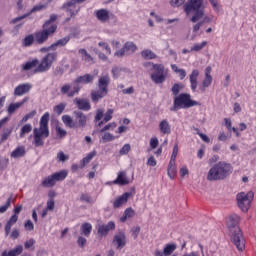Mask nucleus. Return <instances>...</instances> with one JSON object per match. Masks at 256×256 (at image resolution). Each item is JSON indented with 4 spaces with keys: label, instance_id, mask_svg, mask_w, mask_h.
<instances>
[{
    "label": "nucleus",
    "instance_id": "1",
    "mask_svg": "<svg viewBox=\"0 0 256 256\" xmlns=\"http://www.w3.org/2000/svg\"><path fill=\"white\" fill-rule=\"evenodd\" d=\"M240 221V215L232 214L228 217L226 225L230 231L231 241L238 251H243L245 249V237H243V232H241V228H239Z\"/></svg>",
    "mask_w": 256,
    "mask_h": 256
},
{
    "label": "nucleus",
    "instance_id": "2",
    "mask_svg": "<svg viewBox=\"0 0 256 256\" xmlns=\"http://www.w3.org/2000/svg\"><path fill=\"white\" fill-rule=\"evenodd\" d=\"M95 81V75L92 74H84L83 76H78L74 80V85L71 90V84H64L60 88L61 95H66L69 98L75 97V95H79V91H81V86L79 85H89V83H93Z\"/></svg>",
    "mask_w": 256,
    "mask_h": 256
},
{
    "label": "nucleus",
    "instance_id": "3",
    "mask_svg": "<svg viewBox=\"0 0 256 256\" xmlns=\"http://www.w3.org/2000/svg\"><path fill=\"white\" fill-rule=\"evenodd\" d=\"M49 112H45L39 121V127L33 129L34 147H43L45 145L44 139L49 137Z\"/></svg>",
    "mask_w": 256,
    "mask_h": 256
},
{
    "label": "nucleus",
    "instance_id": "4",
    "mask_svg": "<svg viewBox=\"0 0 256 256\" xmlns=\"http://www.w3.org/2000/svg\"><path fill=\"white\" fill-rule=\"evenodd\" d=\"M233 173V166L225 161H220L213 165L207 174L208 181H223Z\"/></svg>",
    "mask_w": 256,
    "mask_h": 256
},
{
    "label": "nucleus",
    "instance_id": "5",
    "mask_svg": "<svg viewBox=\"0 0 256 256\" xmlns=\"http://www.w3.org/2000/svg\"><path fill=\"white\" fill-rule=\"evenodd\" d=\"M186 15H191L193 13L190 21L192 23H197L199 19H203L205 15V7L203 6V0H188L183 6Z\"/></svg>",
    "mask_w": 256,
    "mask_h": 256
},
{
    "label": "nucleus",
    "instance_id": "6",
    "mask_svg": "<svg viewBox=\"0 0 256 256\" xmlns=\"http://www.w3.org/2000/svg\"><path fill=\"white\" fill-rule=\"evenodd\" d=\"M201 105L197 100L191 99V94L180 93L178 96L174 97L173 106L170 111H179L181 109H191V107H197Z\"/></svg>",
    "mask_w": 256,
    "mask_h": 256
},
{
    "label": "nucleus",
    "instance_id": "7",
    "mask_svg": "<svg viewBox=\"0 0 256 256\" xmlns=\"http://www.w3.org/2000/svg\"><path fill=\"white\" fill-rule=\"evenodd\" d=\"M57 61V52H49L42 57L38 66L34 69V73H47L53 64Z\"/></svg>",
    "mask_w": 256,
    "mask_h": 256
},
{
    "label": "nucleus",
    "instance_id": "8",
    "mask_svg": "<svg viewBox=\"0 0 256 256\" xmlns=\"http://www.w3.org/2000/svg\"><path fill=\"white\" fill-rule=\"evenodd\" d=\"M57 61V52H49L42 57L38 66L34 69V73H47L53 64Z\"/></svg>",
    "mask_w": 256,
    "mask_h": 256
},
{
    "label": "nucleus",
    "instance_id": "9",
    "mask_svg": "<svg viewBox=\"0 0 256 256\" xmlns=\"http://www.w3.org/2000/svg\"><path fill=\"white\" fill-rule=\"evenodd\" d=\"M55 33H57V26H51L50 28L42 26L41 30L34 32L36 45H45L49 41V37H53Z\"/></svg>",
    "mask_w": 256,
    "mask_h": 256
},
{
    "label": "nucleus",
    "instance_id": "10",
    "mask_svg": "<svg viewBox=\"0 0 256 256\" xmlns=\"http://www.w3.org/2000/svg\"><path fill=\"white\" fill-rule=\"evenodd\" d=\"M255 195L253 194V192H240L237 194L236 199H237V204L239 209H241V211H243V213H247V211H249L250 207H251V203L253 202V197Z\"/></svg>",
    "mask_w": 256,
    "mask_h": 256
},
{
    "label": "nucleus",
    "instance_id": "11",
    "mask_svg": "<svg viewBox=\"0 0 256 256\" xmlns=\"http://www.w3.org/2000/svg\"><path fill=\"white\" fill-rule=\"evenodd\" d=\"M148 65H152L154 72L151 74V80L156 83V85H159L161 83H165V66L163 64H153L148 63Z\"/></svg>",
    "mask_w": 256,
    "mask_h": 256
},
{
    "label": "nucleus",
    "instance_id": "12",
    "mask_svg": "<svg viewBox=\"0 0 256 256\" xmlns=\"http://www.w3.org/2000/svg\"><path fill=\"white\" fill-rule=\"evenodd\" d=\"M87 0H70L65 2L61 9L66 13H69L70 17H75L79 14V8H77V3H85Z\"/></svg>",
    "mask_w": 256,
    "mask_h": 256
},
{
    "label": "nucleus",
    "instance_id": "13",
    "mask_svg": "<svg viewBox=\"0 0 256 256\" xmlns=\"http://www.w3.org/2000/svg\"><path fill=\"white\" fill-rule=\"evenodd\" d=\"M47 8V4H38L33 6V8L26 14H23L22 16L16 17L10 21V25H15L19 23V21H23V19H27L30 15H33V13H37L39 11H43Z\"/></svg>",
    "mask_w": 256,
    "mask_h": 256
},
{
    "label": "nucleus",
    "instance_id": "14",
    "mask_svg": "<svg viewBox=\"0 0 256 256\" xmlns=\"http://www.w3.org/2000/svg\"><path fill=\"white\" fill-rule=\"evenodd\" d=\"M112 243L118 251H121L127 245V235H125V232H117L113 237Z\"/></svg>",
    "mask_w": 256,
    "mask_h": 256
},
{
    "label": "nucleus",
    "instance_id": "15",
    "mask_svg": "<svg viewBox=\"0 0 256 256\" xmlns=\"http://www.w3.org/2000/svg\"><path fill=\"white\" fill-rule=\"evenodd\" d=\"M74 122L76 125V129H83V127H87V115L81 111H74Z\"/></svg>",
    "mask_w": 256,
    "mask_h": 256
},
{
    "label": "nucleus",
    "instance_id": "16",
    "mask_svg": "<svg viewBox=\"0 0 256 256\" xmlns=\"http://www.w3.org/2000/svg\"><path fill=\"white\" fill-rule=\"evenodd\" d=\"M31 89H33V85H31L29 83L19 84L14 89V96L22 97V95H26V93H29V91H31Z\"/></svg>",
    "mask_w": 256,
    "mask_h": 256
},
{
    "label": "nucleus",
    "instance_id": "17",
    "mask_svg": "<svg viewBox=\"0 0 256 256\" xmlns=\"http://www.w3.org/2000/svg\"><path fill=\"white\" fill-rule=\"evenodd\" d=\"M109 231H115V222L110 221L107 224L100 225L98 227V235L100 237H107Z\"/></svg>",
    "mask_w": 256,
    "mask_h": 256
},
{
    "label": "nucleus",
    "instance_id": "18",
    "mask_svg": "<svg viewBox=\"0 0 256 256\" xmlns=\"http://www.w3.org/2000/svg\"><path fill=\"white\" fill-rule=\"evenodd\" d=\"M73 103L80 111H91V103L85 98H75Z\"/></svg>",
    "mask_w": 256,
    "mask_h": 256
},
{
    "label": "nucleus",
    "instance_id": "19",
    "mask_svg": "<svg viewBox=\"0 0 256 256\" xmlns=\"http://www.w3.org/2000/svg\"><path fill=\"white\" fill-rule=\"evenodd\" d=\"M129 197H131V193L125 192L121 196L117 197L113 201V208L114 209H119V207H123L127 201H129Z\"/></svg>",
    "mask_w": 256,
    "mask_h": 256
},
{
    "label": "nucleus",
    "instance_id": "20",
    "mask_svg": "<svg viewBox=\"0 0 256 256\" xmlns=\"http://www.w3.org/2000/svg\"><path fill=\"white\" fill-rule=\"evenodd\" d=\"M197 79H199V70L194 69L189 75L190 89L192 93H195L197 91V85H198Z\"/></svg>",
    "mask_w": 256,
    "mask_h": 256
},
{
    "label": "nucleus",
    "instance_id": "21",
    "mask_svg": "<svg viewBox=\"0 0 256 256\" xmlns=\"http://www.w3.org/2000/svg\"><path fill=\"white\" fill-rule=\"evenodd\" d=\"M95 17L98 21H100V23H107V21H109V19H110L109 10H107L105 8L96 10Z\"/></svg>",
    "mask_w": 256,
    "mask_h": 256
},
{
    "label": "nucleus",
    "instance_id": "22",
    "mask_svg": "<svg viewBox=\"0 0 256 256\" xmlns=\"http://www.w3.org/2000/svg\"><path fill=\"white\" fill-rule=\"evenodd\" d=\"M111 83V78L109 74H105L98 79V89L109 92V84Z\"/></svg>",
    "mask_w": 256,
    "mask_h": 256
},
{
    "label": "nucleus",
    "instance_id": "23",
    "mask_svg": "<svg viewBox=\"0 0 256 256\" xmlns=\"http://www.w3.org/2000/svg\"><path fill=\"white\" fill-rule=\"evenodd\" d=\"M113 185H129V178H127V173L125 171H120L117 175V178L112 182Z\"/></svg>",
    "mask_w": 256,
    "mask_h": 256
},
{
    "label": "nucleus",
    "instance_id": "24",
    "mask_svg": "<svg viewBox=\"0 0 256 256\" xmlns=\"http://www.w3.org/2000/svg\"><path fill=\"white\" fill-rule=\"evenodd\" d=\"M107 92L106 90H94L91 92V99L93 101V103H99L100 99H103V97H107Z\"/></svg>",
    "mask_w": 256,
    "mask_h": 256
},
{
    "label": "nucleus",
    "instance_id": "25",
    "mask_svg": "<svg viewBox=\"0 0 256 256\" xmlns=\"http://www.w3.org/2000/svg\"><path fill=\"white\" fill-rule=\"evenodd\" d=\"M27 101H29L28 97H25L22 101L17 102V103H11L8 106L7 112L9 113V115H13L14 111H17V109H20V107H23V105H25V103H27Z\"/></svg>",
    "mask_w": 256,
    "mask_h": 256
},
{
    "label": "nucleus",
    "instance_id": "26",
    "mask_svg": "<svg viewBox=\"0 0 256 256\" xmlns=\"http://www.w3.org/2000/svg\"><path fill=\"white\" fill-rule=\"evenodd\" d=\"M212 83H213V77L205 76L201 85H199L198 87L199 93H205V91L209 89V86L212 85Z\"/></svg>",
    "mask_w": 256,
    "mask_h": 256
},
{
    "label": "nucleus",
    "instance_id": "27",
    "mask_svg": "<svg viewBox=\"0 0 256 256\" xmlns=\"http://www.w3.org/2000/svg\"><path fill=\"white\" fill-rule=\"evenodd\" d=\"M26 154L27 150H25V146H18L11 152L10 157L13 159H19L21 157H25Z\"/></svg>",
    "mask_w": 256,
    "mask_h": 256
},
{
    "label": "nucleus",
    "instance_id": "28",
    "mask_svg": "<svg viewBox=\"0 0 256 256\" xmlns=\"http://www.w3.org/2000/svg\"><path fill=\"white\" fill-rule=\"evenodd\" d=\"M17 221H19V216H17V215H12L10 217V219L7 221V223L5 225L6 237L11 233V228L13 227V225H15V223H17Z\"/></svg>",
    "mask_w": 256,
    "mask_h": 256
},
{
    "label": "nucleus",
    "instance_id": "29",
    "mask_svg": "<svg viewBox=\"0 0 256 256\" xmlns=\"http://www.w3.org/2000/svg\"><path fill=\"white\" fill-rule=\"evenodd\" d=\"M159 129L160 133H163V135H169L171 133V124H169L167 119H163L159 123Z\"/></svg>",
    "mask_w": 256,
    "mask_h": 256
},
{
    "label": "nucleus",
    "instance_id": "30",
    "mask_svg": "<svg viewBox=\"0 0 256 256\" xmlns=\"http://www.w3.org/2000/svg\"><path fill=\"white\" fill-rule=\"evenodd\" d=\"M69 41H71V36H65L64 38H61L59 40H57L56 42L51 44V48L53 51H55L57 49V47H65V45H67V43H69Z\"/></svg>",
    "mask_w": 256,
    "mask_h": 256
},
{
    "label": "nucleus",
    "instance_id": "31",
    "mask_svg": "<svg viewBox=\"0 0 256 256\" xmlns=\"http://www.w3.org/2000/svg\"><path fill=\"white\" fill-rule=\"evenodd\" d=\"M21 253H23V246L18 245L10 251L4 250L1 256H19Z\"/></svg>",
    "mask_w": 256,
    "mask_h": 256
},
{
    "label": "nucleus",
    "instance_id": "32",
    "mask_svg": "<svg viewBox=\"0 0 256 256\" xmlns=\"http://www.w3.org/2000/svg\"><path fill=\"white\" fill-rule=\"evenodd\" d=\"M62 122L64 123L65 127H68L69 129H76L75 120H73V117L70 115H63Z\"/></svg>",
    "mask_w": 256,
    "mask_h": 256
},
{
    "label": "nucleus",
    "instance_id": "33",
    "mask_svg": "<svg viewBox=\"0 0 256 256\" xmlns=\"http://www.w3.org/2000/svg\"><path fill=\"white\" fill-rule=\"evenodd\" d=\"M55 185H57V183L55 182L53 175L45 177L41 182V186L45 188L55 187Z\"/></svg>",
    "mask_w": 256,
    "mask_h": 256
},
{
    "label": "nucleus",
    "instance_id": "34",
    "mask_svg": "<svg viewBox=\"0 0 256 256\" xmlns=\"http://www.w3.org/2000/svg\"><path fill=\"white\" fill-rule=\"evenodd\" d=\"M97 155V151L93 150L92 152L88 153L86 157H84L80 162V169H83L86 165H89L91 161L93 160V157Z\"/></svg>",
    "mask_w": 256,
    "mask_h": 256
},
{
    "label": "nucleus",
    "instance_id": "35",
    "mask_svg": "<svg viewBox=\"0 0 256 256\" xmlns=\"http://www.w3.org/2000/svg\"><path fill=\"white\" fill-rule=\"evenodd\" d=\"M67 175H69V172L67 170H62V171L53 173L52 177L55 183H57V181H65V179H67Z\"/></svg>",
    "mask_w": 256,
    "mask_h": 256
},
{
    "label": "nucleus",
    "instance_id": "36",
    "mask_svg": "<svg viewBox=\"0 0 256 256\" xmlns=\"http://www.w3.org/2000/svg\"><path fill=\"white\" fill-rule=\"evenodd\" d=\"M59 19V16L57 14H51L48 20H45V22L42 24V27L51 28L53 26L57 27V24H54L55 21Z\"/></svg>",
    "mask_w": 256,
    "mask_h": 256
},
{
    "label": "nucleus",
    "instance_id": "37",
    "mask_svg": "<svg viewBox=\"0 0 256 256\" xmlns=\"http://www.w3.org/2000/svg\"><path fill=\"white\" fill-rule=\"evenodd\" d=\"M91 231H93V225H91V223L85 222L81 225V233L84 237H89Z\"/></svg>",
    "mask_w": 256,
    "mask_h": 256
},
{
    "label": "nucleus",
    "instance_id": "38",
    "mask_svg": "<svg viewBox=\"0 0 256 256\" xmlns=\"http://www.w3.org/2000/svg\"><path fill=\"white\" fill-rule=\"evenodd\" d=\"M132 217H135V210L133 208L129 207L124 211L123 216L120 218L121 223H125L127 219H131Z\"/></svg>",
    "mask_w": 256,
    "mask_h": 256
},
{
    "label": "nucleus",
    "instance_id": "39",
    "mask_svg": "<svg viewBox=\"0 0 256 256\" xmlns=\"http://www.w3.org/2000/svg\"><path fill=\"white\" fill-rule=\"evenodd\" d=\"M35 43V35L29 34L24 37L22 40V47H31Z\"/></svg>",
    "mask_w": 256,
    "mask_h": 256
},
{
    "label": "nucleus",
    "instance_id": "40",
    "mask_svg": "<svg viewBox=\"0 0 256 256\" xmlns=\"http://www.w3.org/2000/svg\"><path fill=\"white\" fill-rule=\"evenodd\" d=\"M123 47L126 51V55H131L132 53H135V51H137V45H135V43L133 42H126Z\"/></svg>",
    "mask_w": 256,
    "mask_h": 256
},
{
    "label": "nucleus",
    "instance_id": "41",
    "mask_svg": "<svg viewBox=\"0 0 256 256\" xmlns=\"http://www.w3.org/2000/svg\"><path fill=\"white\" fill-rule=\"evenodd\" d=\"M167 175L170 179H175L177 177V166L176 164H168Z\"/></svg>",
    "mask_w": 256,
    "mask_h": 256
},
{
    "label": "nucleus",
    "instance_id": "42",
    "mask_svg": "<svg viewBox=\"0 0 256 256\" xmlns=\"http://www.w3.org/2000/svg\"><path fill=\"white\" fill-rule=\"evenodd\" d=\"M37 65H39V60L38 59H33L32 61L26 62L22 66V69H23V71H31V69H34V67H37Z\"/></svg>",
    "mask_w": 256,
    "mask_h": 256
},
{
    "label": "nucleus",
    "instance_id": "43",
    "mask_svg": "<svg viewBox=\"0 0 256 256\" xmlns=\"http://www.w3.org/2000/svg\"><path fill=\"white\" fill-rule=\"evenodd\" d=\"M176 249H177V244H175V243L166 244L164 249H163L164 250V256L171 255Z\"/></svg>",
    "mask_w": 256,
    "mask_h": 256
},
{
    "label": "nucleus",
    "instance_id": "44",
    "mask_svg": "<svg viewBox=\"0 0 256 256\" xmlns=\"http://www.w3.org/2000/svg\"><path fill=\"white\" fill-rule=\"evenodd\" d=\"M141 57H143V59H157V54L152 50L145 49L141 52Z\"/></svg>",
    "mask_w": 256,
    "mask_h": 256
},
{
    "label": "nucleus",
    "instance_id": "45",
    "mask_svg": "<svg viewBox=\"0 0 256 256\" xmlns=\"http://www.w3.org/2000/svg\"><path fill=\"white\" fill-rule=\"evenodd\" d=\"M11 133H13V130L11 128H4L3 132L1 134L0 144L5 143L7 139L11 136Z\"/></svg>",
    "mask_w": 256,
    "mask_h": 256
},
{
    "label": "nucleus",
    "instance_id": "46",
    "mask_svg": "<svg viewBox=\"0 0 256 256\" xmlns=\"http://www.w3.org/2000/svg\"><path fill=\"white\" fill-rule=\"evenodd\" d=\"M113 113H114L113 109H108L104 115L103 120L99 123V125H103V123H109V121L113 119Z\"/></svg>",
    "mask_w": 256,
    "mask_h": 256
},
{
    "label": "nucleus",
    "instance_id": "47",
    "mask_svg": "<svg viewBox=\"0 0 256 256\" xmlns=\"http://www.w3.org/2000/svg\"><path fill=\"white\" fill-rule=\"evenodd\" d=\"M79 54L82 55V59L83 61H86V63H91V61H93V56H91V54H88L87 50L82 48L79 50Z\"/></svg>",
    "mask_w": 256,
    "mask_h": 256
},
{
    "label": "nucleus",
    "instance_id": "48",
    "mask_svg": "<svg viewBox=\"0 0 256 256\" xmlns=\"http://www.w3.org/2000/svg\"><path fill=\"white\" fill-rule=\"evenodd\" d=\"M31 131H33V126L31 124H25L20 130V137H25Z\"/></svg>",
    "mask_w": 256,
    "mask_h": 256
},
{
    "label": "nucleus",
    "instance_id": "49",
    "mask_svg": "<svg viewBox=\"0 0 256 256\" xmlns=\"http://www.w3.org/2000/svg\"><path fill=\"white\" fill-rule=\"evenodd\" d=\"M204 47H207V41H203L202 43L194 44L193 47H191L190 51H194L198 53V51H202Z\"/></svg>",
    "mask_w": 256,
    "mask_h": 256
},
{
    "label": "nucleus",
    "instance_id": "50",
    "mask_svg": "<svg viewBox=\"0 0 256 256\" xmlns=\"http://www.w3.org/2000/svg\"><path fill=\"white\" fill-rule=\"evenodd\" d=\"M66 107H67V104L60 103V104L54 106L53 111H54V113H57V115H61L63 113V111H65Z\"/></svg>",
    "mask_w": 256,
    "mask_h": 256
},
{
    "label": "nucleus",
    "instance_id": "51",
    "mask_svg": "<svg viewBox=\"0 0 256 256\" xmlns=\"http://www.w3.org/2000/svg\"><path fill=\"white\" fill-rule=\"evenodd\" d=\"M80 201H82L83 203H93V198H91V195H89L88 193H82L80 195Z\"/></svg>",
    "mask_w": 256,
    "mask_h": 256
},
{
    "label": "nucleus",
    "instance_id": "52",
    "mask_svg": "<svg viewBox=\"0 0 256 256\" xmlns=\"http://www.w3.org/2000/svg\"><path fill=\"white\" fill-rule=\"evenodd\" d=\"M56 135L59 139H63V137H67V130L61 128L60 126L56 127Z\"/></svg>",
    "mask_w": 256,
    "mask_h": 256
},
{
    "label": "nucleus",
    "instance_id": "53",
    "mask_svg": "<svg viewBox=\"0 0 256 256\" xmlns=\"http://www.w3.org/2000/svg\"><path fill=\"white\" fill-rule=\"evenodd\" d=\"M36 115L37 110H32L22 118L21 123H27L28 119H33V117H35Z\"/></svg>",
    "mask_w": 256,
    "mask_h": 256
},
{
    "label": "nucleus",
    "instance_id": "54",
    "mask_svg": "<svg viewBox=\"0 0 256 256\" xmlns=\"http://www.w3.org/2000/svg\"><path fill=\"white\" fill-rule=\"evenodd\" d=\"M181 85H179L178 83H175L173 86H172V94L174 95V97H177L179 96V93L181 91Z\"/></svg>",
    "mask_w": 256,
    "mask_h": 256
},
{
    "label": "nucleus",
    "instance_id": "55",
    "mask_svg": "<svg viewBox=\"0 0 256 256\" xmlns=\"http://www.w3.org/2000/svg\"><path fill=\"white\" fill-rule=\"evenodd\" d=\"M114 139H115V136H113V134L111 133H105L102 136L103 143H109V141H113Z\"/></svg>",
    "mask_w": 256,
    "mask_h": 256
},
{
    "label": "nucleus",
    "instance_id": "56",
    "mask_svg": "<svg viewBox=\"0 0 256 256\" xmlns=\"http://www.w3.org/2000/svg\"><path fill=\"white\" fill-rule=\"evenodd\" d=\"M131 151V145L125 144L119 151L120 155H127Z\"/></svg>",
    "mask_w": 256,
    "mask_h": 256
},
{
    "label": "nucleus",
    "instance_id": "57",
    "mask_svg": "<svg viewBox=\"0 0 256 256\" xmlns=\"http://www.w3.org/2000/svg\"><path fill=\"white\" fill-rule=\"evenodd\" d=\"M131 233H132L133 239H137V237H139V233H141V227L136 226V227L132 228Z\"/></svg>",
    "mask_w": 256,
    "mask_h": 256
},
{
    "label": "nucleus",
    "instance_id": "58",
    "mask_svg": "<svg viewBox=\"0 0 256 256\" xmlns=\"http://www.w3.org/2000/svg\"><path fill=\"white\" fill-rule=\"evenodd\" d=\"M195 131H197V135H199V137L202 139V141H204V143H210L211 139H209L207 135L199 132V128H195Z\"/></svg>",
    "mask_w": 256,
    "mask_h": 256
},
{
    "label": "nucleus",
    "instance_id": "59",
    "mask_svg": "<svg viewBox=\"0 0 256 256\" xmlns=\"http://www.w3.org/2000/svg\"><path fill=\"white\" fill-rule=\"evenodd\" d=\"M11 207V198H8L6 201V204L3 206H0V213H5Z\"/></svg>",
    "mask_w": 256,
    "mask_h": 256
},
{
    "label": "nucleus",
    "instance_id": "60",
    "mask_svg": "<svg viewBox=\"0 0 256 256\" xmlns=\"http://www.w3.org/2000/svg\"><path fill=\"white\" fill-rule=\"evenodd\" d=\"M170 4L172 7H181V5H185V0H170Z\"/></svg>",
    "mask_w": 256,
    "mask_h": 256
},
{
    "label": "nucleus",
    "instance_id": "61",
    "mask_svg": "<svg viewBox=\"0 0 256 256\" xmlns=\"http://www.w3.org/2000/svg\"><path fill=\"white\" fill-rule=\"evenodd\" d=\"M24 227L26 231H33L35 229V226L33 225V222L31 220H27L24 224Z\"/></svg>",
    "mask_w": 256,
    "mask_h": 256
},
{
    "label": "nucleus",
    "instance_id": "62",
    "mask_svg": "<svg viewBox=\"0 0 256 256\" xmlns=\"http://www.w3.org/2000/svg\"><path fill=\"white\" fill-rule=\"evenodd\" d=\"M77 243L79 247L83 248L87 245V239H85L83 236H79Z\"/></svg>",
    "mask_w": 256,
    "mask_h": 256
},
{
    "label": "nucleus",
    "instance_id": "63",
    "mask_svg": "<svg viewBox=\"0 0 256 256\" xmlns=\"http://www.w3.org/2000/svg\"><path fill=\"white\" fill-rule=\"evenodd\" d=\"M46 209H48V211H53L55 209V200L54 199H49L47 201Z\"/></svg>",
    "mask_w": 256,
    "mask_h": 256
},
{
    "label": "nucleus",
    "instance_id": "64",
    "mask_svg": "<svg viewBox=\"0 0 256 256\" xmlns=\"http://www.w3.org/2000/svg\"><path fill=\"white\" fill-rule=\"evenodd\" d=\"M57 159H58V161L65 162V161H67V159H69V156L65 155V153H63V151H60L57 154Z\"/></svg>",
    "mask_w": 256,
    "mask_h": 256
}]
</instances>
